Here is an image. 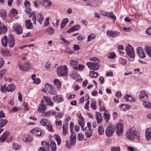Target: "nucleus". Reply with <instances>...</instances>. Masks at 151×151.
<instances>
[{
  "label": "nucleus",
  "mask_w": 151,
  "mask_h": 151,
  "mask_svg": "<svg viewBox=\"0 0 151 151\" xmlns=\"http://www.w3.org/2000/svg\"><path fill=\"white\" fill-rule=\"evenodd\" d=\"M13 148L15 150H18L21 148V146L17 145L15 143H13L12 144Z\"/></svg>",
  "instance_id": "61"
},
{
  "label": "nucleus",
  "mask_w": 151,
  "mask_h": 151,
  "mask_svg": "<svg viewBox=\"0 0 151 151\" xmlns=\"http://www.w3.org/2000/svg\"><path fill=\"white\" fill-rule=\"evenodd\" d=\"M51 151H56L57 150L56 144L53 140L50 139V144L49 145Z\"/></svg>",
  "instance_id": "15"
},
{
  "label": "nucleus",
  "mask_w": 151,
  "mask_h": 151,
  "mask_svg": "<svg viewBox=\"0 0 151 151\" xmlns=\"http://www.w3.org/2000/svg\"><path fill=\"white\" fill-rule=\"evenodd\" d=\"M114 132L113 127L111 126H109L105 130V132L106 136L110 137H111Z\"/></svg>",
  "instance_id": "9"
},
{
  "label": "nucleus",
  "mask_w": 151,
  "mask_h": 151,
  "mask_svg": "<svg viewBox=\"0 0 151 151\" xmlns=\"http://www.w3.org/2000/svg\"><path fill=\"white\" fill-rule=\"evenodd\" d=\"M54 115H55V117L56 119H61L63 116L62 114L60 113H59L58 115H56V114H54Z\"/></svg>",
  "instance_id": "59"
},
{
  "label": "nucleus",
  "mask_w": 151,
  "mask_h": 151,
  "mask_svg": "<svg viewBox=\"0 0 151 151\" xmlns=\"http://www.w3.org/2000/svg\"><path fill=\"white\" fill-rule=\"evenodd\" d=\"M29 17L31 18L32 20H33L34 22L33 24H36V17L35 14V12L33 11L31 14H30L29 15Z\"/></svg>",
  "instance_id": "33"
},
{
  "label": "nucleus",
  "mask_w": 151,
  "mask_h": 151,
  "mask_svg": "<svg viewBox=\"0 0 151 151\" xmlns=\"http://www.w3.org/2000/svg\"><path fill=\"white\" fill-rule=\"evenodd\" d=\"M41 145L42 146H44V147H45L46 149H48L49 148V144L45 141H43L42 142Z\"/></svg>",
  "instance_id": "50"
},
{
  "label": "nucleus",
  "mask_w": 151,
  "mask_h": 151,
  "mask_svg": "<svg viewBox=\"0 0 151 151\" xmlns=\"http://www.w3.org/2000/svg\"><path fill=\"white\" fill-rule=\"evenodd\" d=\"M145 136L147 140L151 139V128H149L146 130L145 132Z\"/></svg>",
  "instance_id": "17"
},
{
  "label": "nucleus",
  "mask_w": 151,
  "mask_h": 151,
  "mask_svg": "<svg viewBox=\"0 0 151 151\" xmlns=\"http://www.w3.org/2000/svg\"><path fill=\"white\" fill-rule=\"evenodd\" d=\"M116 132L119 136L122 135L123 132V124L121 123H118L116 125Z\"/></svg>",
  "instance_id": "5"
},
{
  "label": "nucleus",
  "mask_w": 151,
  "mask_h": 151,
  "mask_svg": "<svg viewBox=\"0 0 151 151\" xmlns=\"http://www.w3.org/2000/svg\"><path fill=\"white\" fill-rule=\"evenodd\" d=\"M139 96L140 99L142 101L148 99L147 95L144 91H142L140 92Z\"/></svg>",
  "instance_id": "13"
},
{
  "label": "nucleus",
  "mask_w": 151,
  "mask_h": 151,
  "mask_svg": "<svg viewBox=\"0 0 151 151\" xmlns=\"http://www.w3.org/2000/svg\"><path fill=\"white\" fill-rule=\"evenodd\" d=\"M54 32V29L52 27H50L47 29L46 32L47 34L49 35H52Z\"/></svg>",
  "instance_id": "47"
},
{
  "label": "nucleus",
  "mask_w": 151,
  "mask_h": 151,
  "mask_svg": "<svg viewBox=\"0 0 151 151\" xmlns=\"http://www.w3.org/2000/svg\"><path fill=\"white\" fill-rule=\"evenodd\" d=\"M126 137L131 140H134L136 138L139 140L140 137L139 133L138 132H136L135 131L132 129H129L126 132Z\"/></svg>",
  "instance_id": "1"
},
{
  "label": "nucleus",
  "mask_w": 151,
  "mask_h": 151,
  "mask_svg": "<svg viewBox=\"0 0 151 151\" xmlns=\"http://www.w3.org/2000/svg\"><path fill=\"white\" fill-rule=\"evenodd\" d=\"M55 114L56 113L55 112L50 110L46 112L43 113L41 116H49L51 115H54V114Z\"/></svg>",
  "instance_id": "29"
},
{
  "label": "nucleus",
  "mask_w": 151,
  "mask_h": 151,
  "mask_svg": "<svg viewBox=\"0 0 151 151\" xmlns=\"http://www.w3.org/2000/svg\"><path fill=\"white\" fill-rule=\"evenodd\" d=\"M15 88V86L13 84L9 85L6 88V91H12L14 90Z\"/></svg>",
  "instance_id": "31"
},
{
  "label": "nucleus",
  "mask_w": 151,
  "mask_h": 151,
  "mask_svg": "<svg viewBox=\"0 0 151 151\" xmlns=\"http://www.w3.org/2000/svg\"><path fill=\"white\" fill-rule=\"evenodd\" d=\"M13 29L14 32L18 35L22 34L23 29L20 24L15 23L14 24Z\"/></svg>",
  "instance_id": "7"
},
{
  "label": "nucleus",
  "mask_w": 151,
  "mask_h": 151,
  "mask_svg": "<svg viewBox=\"0 0 151 151\" xmlns=\"http://www.w3.org/2000/svg\"><path fill=\"white\" fill-rule=\"evenodd\" d=\"M106 35L109 36L113 37V31L108 30L106 32Z\"/></svg>",
  "instance_id": "63"
},
{
  "label": "nucleus",
  "mask_w": 151,
  "mask_h": 151,
  "mask_svg": "<svg viewBox=\"0 0 151 151\" xmlns=\"http://www.w3.org/2000/svg\"><path fill=\"white\" fill-rule=\"evenodd\" d=\"M84 135L81 133H79L78 134V139L79 141H82L83 139Z\"/></svg>",
  "instance_id": "54"
},
{
  "label": "nucleus",
  "mask_w": 151,
  "mask_h": 151,
  "mask_svg": "<svg viewBox=\"0 0 151 151\" xmlns=\"http://www.w3.org/2000/svg\"><path fill=\"white\" fill-rule=\"evenodd\" d=\"M110 115L109 114L106 113L104 112V118L106 122L108 123L109 122V121L110 118Z\"/></svg>",
  "instance_id": "41"
},
{
  "label": "nucleus",
  "mask_w": 151,
  "mask_h": 151,
  "mask_svg": "<svg viewBox=\"0 0 151 151\" xmlns=\"http://www.w3.org/2000/svg\"><path fill=\"white\" fill-rule=\"evenodd\" d=\"M46 2L47 4V6L45 8L47 7H49L52 5V2L49 0H41V1L40 0L39 3L42 6H44V2Z\"/></svg>",
  "instance_id": "23"
},
{
  "label": "nucleus",
  "mask_w": 151,
  "mask_h": 151,
  "mask_svg": "<svg viewBox=\"0 0 151 151\" xmlns=\"http://www.w3.org/2000/svg\"><path fill=\"white\" fill-rule=\"evenodd\" d=\"M37 20L38 22L41 24H42V21L44 19V17L43 16L41 12H39L38 13L37 16Z\"/></svg>",
  "instance_id": "34"
},
{
  "label": "nucleus",
  "mask_w": 151,
  "mask_h": 151,
  "mask_svg": "<svg viewBox=\"0 0 151 151\" xmlns=\"http://www.w3.org/2000/svg\"><path fill=\"white\" fill-rule=\"evenodd\" d=\"M55 122L57 127H60L62 125V121L58 119H56Z\"/></svg>",
  "instance_id": "55"
},
{
  "label": "nucleus",
  "mask_w": 151,
  "mask_h": 151,
  "mask_svg": "<svg viewBox=\"0 0 151 151\" xmlns=\"http://www.w3.org/2000/svg\"><path fill=\"white\" fill-rule=\"evenodd\" d=\"M7 123L8 120L7 119H0V128H2L5 126Z\"/></svg>",
  "instance_id": "36"
},
{
  "label": "nucleus",
  "mask_w": 151,
  "mask_h": 151,
  "mask_svg": "<svg viewBox=\"0 0 151 151\" xmlns=\"http://www.w3.org/2000/svg\"><path fill=\"white\" fill-rule=\"evenodd\" d=\"M145 50L147 54L151 58V47L149 46H146Z\"/></svg>",
  "instance_id": "24"
},
{
  "label": "nucleus",
  "mask_w": 151,
  "mask_h": 151,
  "mask_svg": "<svg viewBox=\"0 0 151 151\" xmlns=\"http://www.w3.org/2000/svg\"><path fill=\"white\" fill-rule=\"evenodd\" d=\"M80 27V26L79 24L76 25L68 30L67 31V32L68 33H69L73 32L75 31H78Z\"/></svg>",
  "instance_id": "20"
},
{
  "label": "nucleus",
  "mask_w": 151,
  "mask_h": 151,
  "mask_svg": "<svg viewBox=\"0 0 151 151\" xmlns=\"http://www.w3.org/2000/svg\"><path fill=\"white\" fill-rule=\"evenodd\" d=\"M124 99L126 101L128 102H130L135 101V99L133 98L130 95L127 94L124 96Z\"/></svg>",
  "instance_id": "21"
},
{
  "label": "nucleus",
  "mask_w": 151,
  "mask_h": 151,
  "mask_svg": "<svg viewBox=\"0 0 151 151\" xmlns=\"http://www.w3.org/2000/svg\"><path fill=\"white\" fill-rule=\"evenodd\" d=\"M25 26L27 29H31L32 28V24L30 20H27L25 21Z\"/></svg>",
  "instance_id": "26"
},
{
  "label": "nucleus",
  "mask_w": 151,
  "mask_h": 151,
  "mask_svg": "<svg viewBox=\"0 0 151 151\" xmlns=\"http://www.w3.org/2000/svg\"><path fill=\"white\" fill-rule=\"evenodd\" d=\"M120 35V32L117 31H113V37H116Z\"/></svg>",
  "instance_id": "58"
},
{
  "label": "nucleus",
  "mask_w": 151,
  "mask_h": 151,
  "mask_svg": "<svg viewBox=\"0 0 151 151\" xmlns=\"http://www.w3.org/2000/svg\"><path fill=\"white\" fill-rule=\"evenodd\" d=\"M52 99L54 102L57 103L63 102L64 101L61 95H57L54 96L53 97Z\"/></svg>",
  "instance_id": "11"
},
{
  "label": "nucleus",
  "mask_w": 151,
  "mask_h": 151,
  "mask_svg": "<svg viewBox=\"0 0 151 151\" xmlns=\"http://www.w3.org/2000/svg\"><path fill=\"white\" fill-rule=\"evenodd\" d=\"M104 132V129L102 126H100L98 128V132L100 135L103 134Z\"/></svg>",
  "instance_id": "45"
},
{
  "label": "nucleus",
  "mask_w": 151,
  "mask_h": 151,
  "mask_svg": "<svg viewBox=\"0 0 151 151\" xmlns=\"http://www.w3.org/2000/svg\"><path fill=\"white\" fill-rule=\"evenodd\" d=\"M115 57L116 54L114 52H112L109 53V55L107 56V57L108 58L111 59H114Z\"/></svg>",
  "instance_id": "52"
},
{
  "label": "nucleus",
  "mask_w": 151,
  "mask_h": 151,
  "mask_svg": "<svg viewBox=\"0 0 151 151\" xmlns=\"http://www.w3.org/2000/svg\"><path fill=\"white\" fill-rule=\"evenodd\" d=\"M96 119L98 124L101 123L103 121V118L101 113L97 112L96 114Z\"/></svg>",
  "instance_id": "19"
},
{
  "label": "nucleus",
  "mask_w": 151,
  "mask_h": 151,
  "mask_svg": "<svg viewBox=\"0 0 151 151\" xmlns=\"http://www.w3.org/2000/svg\"><path fill=\"white\" fill-rule=\"evenodd\" d=\"M52 86H53L48 83H46L45 84V88L47 91H48L50 89H51V88H52Z\"/></svg>",
  "instance_id": "56"
},
{
  "label": "nucleus",
  "mask_w": 151,
  "mask_h": 151,
  "mask_svg": "<svg viewBox=\"0 0 151 151\" xmlns=\"http://www.w3.org/2000/svg\"><path fill=\"white\" fill-rule=\"evenodd\" d=\"M102 3V1L99 0H93L88 1L86 6L90 8H96L98 6Z\"/></svg>",
  "instance_id": "4"
},
{
  "label": "nucleus",
  "mask_w": 151,
  "mask_h": 151,
  "mask_svg": "<svg viewBox=\"0 0 151 151\" xmlns=\"http://www.w3.org/2000/svg\"><path fill=\"white\" fill-rule=\"evenodd\" d=\"M56 72L58 76H64L67 73L68 68L65 65L58 66L57 68Z\"/></svg>",
  "instance_id": "2"
},
{
  "label": "nucleus",
  "mask_w": 151,
  "mask_h": 151,
  "mask_svg": "<svg viewBox=\"0 0 151 151\" xmlns=\"http://www.w3.org/2000/svg\"><path fill=\"white\" fill-rule=\"evenodd\" d=\"M71 143V142L69 140H67L66 143V145L67 147L69 148H70L71 147V146L74 145H72Z\"/></svg>",
  "instance_id": "60"
},
{
  "label": "nucleus",
  "mask_w": 151,
  "mask_h": 151,
  "mask_svg": "<svg viewBox=\"0 0 151 151\" xmlns=\"http://www.w3.org/2000/svg\"><path fill=\"white\" fill-rule=\"evenodd\" d=\"M6 70L5 69H2L0 71V79L1 78L4 76L6 72Z\"/></svg>",
  "instance_id": "57"
},
{
  "label": "nucleus",
  "mask_w": 151,
  "mask_h": 151,
  "mask_svg": "<svg viewBox=\"0 0 151 151\" xmlns=\"http://www.w3.org/2000/svg\"><path fill=\"white\" fill-rule=\"evenodd\" d=\"M70 64L72 68L75 70H81L84 68V65L79 64L78 62L74 60H70Z\"/></svg>",
  "instance_id": "3"
},
{
  "label": "nucleus",
  "mask_w": 151,
  "mask_h": 151,
  "mask_svg": "<svg viewBox=\"0 0 151 151\" xmlns=\"http://www.w3.org/2000/svg\"><path fill=\"white\" fill-rule=\"evenodd\" d=\"M137 50V54L141 58H145L146 55L142 47H138Z\"/></svg>",
  "instance_id": "10"
},
{
  "label": "nucleus",
  "mask_w": 151,
  "mask_h": 151,
  "mask_svg": "<svg viewBox=\"0 0 151 151\" xmlns=\"http://www.w3.org/2000/svg\"><path fill=\"white\" fill-rule=\"evenodd\" d=\"M106 17L107 18H110L114 20L115 22L116 19V17L115 15L113 14V12H108L106 15Z\"/></svg>",
  "instance_id": "25"
},
{
  "label": "nucleus",
  "mask_w": 151,
  "mask_h": 151,
  "mask_svg": "<svg viewBox=\"0 0 151 151\" xmlns=\"http://www.w3.org/2000/svg\"><path fill=\"white\" fill-rule=\"evenodd\" d=\"M32 136L29 135L27 137H24L23 139L24 141L28 142L31 141L32 139Z\"/></svg>",
  "instance_id": "51"
},
{
  "label": "nucleus",
  "mask_w": 151,
  "mask_h": 151,
  "mask_svg": "<svg viewBox=\"0 0 151 151\" xmlns=\"http://www.w3.org/2000/svg\"><path fill=\"white\" fill-rule=\"evenodd\" d=\"M54 137L57 142L58 145H60L61 142V140L60 136L58 135H55Z\"/></svg>",
  "instance_id": "40"
},
{
  "label": "nucleus",
  "mask_w": 151,
  "mask_h": 151,
  "mask_svg": "<svg viewBox=\"0 0 151 151\" xmlns=\"http://www.w3.org/2000/svg\"><path fill=\"white\" fill-rule=\"evenodd\" d=\"M10 132L8 131L5 132L0 137V142H3L8 137L9 135Z\"/></svg>",
  "instance_id": "12"
},
{
  "label": "nucleus",
  "mask_w": 151,
  "mask_h": 151,
  "mask_svg": "<svg viewBox=\"0 0 151 151\" xmlns=\"http://www.w3.org/2000/svg\"><path fill=\"white\" fill-rule=\"evenodd\" d=\"M70 140L71 144L74 145L76 142V133L72 132L71 133V135L70 137Z\"/></svg>",
  "instance_id": "16"
},
{
  "label": "nucleus",
  "mask_w": 151,
  "mask_h": 151,
  "mask_svg": "<svg viewBox=\"0 0 151 151\" xmlns=\"http://www.w3.org/2000/svg\"><path fill=\"white\" fill-rule=\"evenodd\" d=\"M30 132L38 137L41 136V132L38 128L32 129Z\"/></svg>",
  "instance_id": "18"
},
{
  "label": "nucleus",
  "mask_w": 151,
  "mask_h": 151,
  "mask_svg": "<svg viewBox=\"0 0 151 151\" xmlns=\"http://www.w3.org/2000/svg\"><path fill=\"white\" fill-rule=\"evenodd\" d=\"M50 18L48 17L46 18L45 20V23L44 24V27H46L47 25L49 24V20Z\"/></svg>",
  "instance_id": "62"
},
{
  "label": "nucleus",
  "mask_w": 151,
  "mask_h": 151,
  "mask_svg": "<svg viewBox=\"0 0 151 151\" xmlns=\"http://www.w3.org/2000/svg\"><path fill=\"white\" fill-rule=\"evenodd\" d=\"M63 134L65 136L68 132V126L66 124H64L63 126Z\"/></svg>",
  "instance_id": "35"
},
{
  "label": "nucleus",
  "mask_w": 151,
  "mask_h": 151,
  "mask_svg": "<svg viewBox=\"0 0 151 151\" xmlns=\"http://www.w3.org/2000/svg\"><path fill=\"white\" fill-rule=\"evenodd\" d=\"M54 84L57 86L58 88H60L61 86V84L59 79H55L54 81Z\"/></svg>",
  "instance_id": "42"
},
{
  "label": "nucleus",
  "mask_w": 151,
  "mask_h": 151,
  "mask_svg": "<svg viewBox=\"0 0 151 151\" xmlns=\"http://www.w3.org/2000/svg\"><path fill=\"white\" fill-rule=\"evenodd\" d=\"M86 65L91 70H97L99 68V65L97 63L88 62L86 63Z\"/></svg>",
  "instance_id": "8"
},
{
  "label": "nucleus",
  "mask_w": 151,
  "mask_h": 151,
  "mask_svg": "<svg viewBox=\"0 0 151 151\" xmlns=\"http://www.w3.org/2000/svg\"><path fill=\"white\" fill-rule=\"evenodd\" d=\"M143 101V106L146 108L149 109L151 108V103H150L147 100H145Z\"/></svg>",
  "instance_id": "28"
},
{
  "label": "nucleus",
  "mask_w": 151,
  "mask_h": 151,
  "mask_svg": "<svg viewBox=\"0 0 151 151\" xmlns=\"http://www.w3.org/2000/svg\"><path fill=\"white\" fill-rule=\"evenodd\" d=\"M79 118L78 119V124L81 126H84L85 125V122L84 121L83 118L81 114H79L78 116Z\"/></svg>",
  "instance_id": "22"
},
{
  "label": "nucleus",
  "mask_w": 151,
  "mask_h": 151,
  "mask_svg": "<svg viewBox=\"0 0 151 151\" xmlns=\"http://www.w3.org/2000/svg\"><path fill=\"white\" fill-rule=\"evenodd\" d=\"M8 38L6 36H4L2 38L1 42L2 45L4 47H6L7 45Z\"/></svg>",
  "instance_id": "27"
},
{
  "label": "nucleus",
  "mask_w": 151,
  "mask_h": 151,
  "mask_svg": "<svg viewBox=\"0 0 151 151\" xmlns=\"http://www.w3.org/2000/svg\"><path fill=\"white\" fill-rule=\"evenodd\" d=\"M91 107L92 108V109L93 110H95L96 109V101H95L94 102L93 101L91 103Z\"/></svg>",
  "instance_id": "64"
},
{
  "label": "nucleus",
  "mask_w": 151,
  "mask_h": 151,
  "mask_svg": "<svg viewBox=\"0 0 151 151\" xmlns=\"http://www.w3.org/2000/svg\"><path fill=\"white\" fill-rule=\"evenodd\" d=\"M0 16L3 19H5L6 16V11L4 9H1L0 12Z\"/></svg>",
  "instance_id": "43"
},
{
  "label": "nucleus",
  "mask_w": 151,
  "mask_h": 151,
  "mask_svg": "<svg viewBox=\"0 0 151 151\" xmlns=\"http://www.w3.org/2000/svg\"><path fill=\"white\" fill-rule=\"evenodd\" d=\"M92 135V132L91 129H88L86 132L85 133V136L87 138L90 137Z\"/></svg>",
  "instance_id": "44"
},
{
  "label": "nucleus",
  "mask_w": 151,
  "mask_h": 151,
  "mask_svg": "<svg viewBox=\"0 0 151 151\" xmlns=\"http://www.w3.org/2000/svg\"><path fill=\"white\" fill-rule=\"evenodd\" d=\"M17 14V11L15 9H12L10 12V17H12L16 16Z\"/></svg>",
  "instance_id": "39"
},
{
  "label": "nucleus",
  "mask_w": 151,
  "mask_h": 151,
  "mask_svg": "<svg viewBox=\"0 0 151 151\" xmlns=\"http://www.w3.org/2000/svg\"><path fill=\"white\" fill-rule=\"evenodd\" d=\"M96 35L94 34H91L88 37V40L87 41L89 42L91 40L94 39L96 38Z\"/></svg>",
  "instance_id": "48"
},
{
  "label": "nucleus",
  "mask_w": 151,
  "mask_h": 151,
  "mask_svg": "<svg viewBox=\"0 0 151 151\" xmlns=\"http://www.w3.org/2000/svg\"><path fill=\"white\" fill-rule=\"evenodd\" d=\"M45 106L44 105L40 104L37 109V110L38 111L42 112L43 113L45 111Z\"/></svg>",
  "instance_id": "38"
},
{
  "label": "nucleus",
  "mask_w": 151,
  "mask_h": 151,
  "mask_svg": "<svg viewBox=\"0 0 151 151\" xmlns=\"http://www.w3.org/2000/svg\"><path fill=\"white\" fill-rule=\"evenodd\" d=\"M50 89L48 91L49 93L51 94H54L56 93V90L54 88L53 86H52Z\"/></svg>",
  "instance_id": "53"
},
{
  "label": "nucleus",
  "mask_w": 151,
  "mask_h": 151,
  "mask_svg": "<svg viewBox=\"0 0 151 151\" xmlns=\"http://www.w3.org/2000/svg\"><path fill=\"white\" fill-rule=\"evenodd\" d=\"M99 75L98 73L93 71H91L89 74V76L91 78L97 77Z\"/></svg>",
  "instance_id": "46"
},
{
  "label": "nucleus",
  "mask_w": 151,
  "mask_h": 151,
  "mask_svg": "<svg viewBox=\"0 0 151 151\" xmlns=\"http://www.w3.org/2000/svg\"><path fill=\"white\" fill-rule=\"evenodd\" d=\"M70 76L71 78L75 80L76 82H79L82 79L79 74H76L74 73H71Z\"/></svg>",
  "instance_id": "14"
},
{
  "label": "nucleus",
  "mask_w": 151,
  "mask_h": 151,
  "mask_svg": "<svg viewBox=\"0 0 151 151\" xmlns=\"http://www.w3.org/2000/svg\"><path fill=\"white\" fill-rule=\"evenodd\" d=\"M69 19L68 18L64 19L62 20L60 24V28L61 29L63 28L68 22Z\"/></svg>",
  "instance_id": "30"
},
{
  "label": "nucleus",
  "mask_w": 151,
  "mask_h": 151,
  "mask_svg": "<svg viewBox=\"0 0 151 151\" xmlns=\"http://www.w3.org/2000/svg\"><path fill=\"white\" fill-rule=\"evenodd\" d=\"M126 51L127 55L130 58H133L135 57L134 51L131 46L128 45L127 46Z\"/></svg>",
  "instance_id": "6"
},
{
  "label": "nucleus",
  "mask_w": 151,
  "mask_h": 151,
  "mask_svg": "<svg viewBox=\"0 0 151 151\" xmlns=\"http://www.w3.org/2000/svg\"><path fill=\"white\" fill-rule=\"evenodd\" d=\"M48 120L47 119H42L41 120L40 123L44 126H47V124Z\"/></svg>",
  "instance_id": "49"
},
{
  "label": "nucleus",
  "mask_w": 151,
  "mask_h": 151,
  "mask_svg": "<svg viewBox=\"0 0 151 151\" xmlns=\"http://www.w3.org/2000/svg\"><path fill=\"white\" fill-rule=\"evenodd\" d=\"M43 98L45 99V101L47 102V104L49 106H52L53 103L51 99L49 97H47L45 96H44Z\"/></svg>",
  "instance_id": "37"
},
{
  "label": "nucleus",
  "mask_w": 151,
  "mask_h": 151,
  "mask_svg": "<svg viewBox=\"0 0 151 151\" xmlns=\"http://www.w3.org/2000/svg\"><path fill=\"white\" fill-rule=\"evenodd\" d=\"M15 44V42L14 39V37H11L9 39V42L8 45L10 47H13Z\"/></svg>",
  "instance_id": "32"
}]
</instances>
